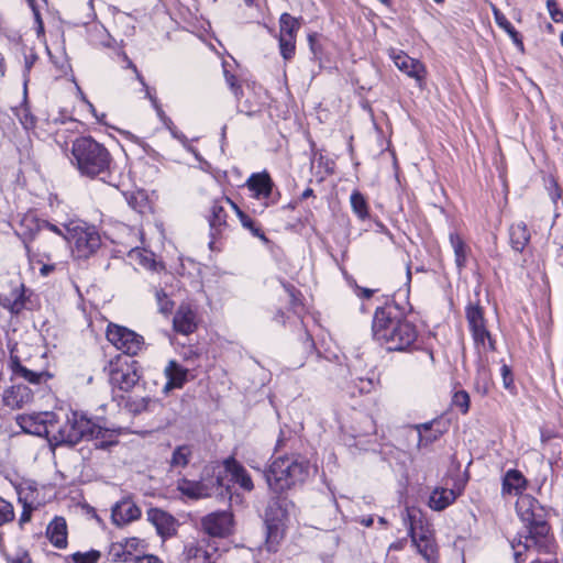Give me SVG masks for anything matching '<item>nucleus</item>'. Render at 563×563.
I'll use <instances>...</instances> for the list:
<instances>
[{"mask_svg":"<svg viewBox=\"0 0 563 563\" xmlns=\"http://www.w3.org/2000/svg\"><path fill=\"white\" fill-rule=\"evenodd\" d=\"M225 202L231 206V208L235 211L236 216L240 219L242 227L249 230L254 236L258 238L265 245L269 246L273 242L266 236L264 231L257 225L256 221L252 219L249 214L242 211L236 203H234L230 198H225Z\"/></svg>","mask_w":563,"mask_h":563,"instance_id":"26","label":"nucleus"},{"mask_svg":"<svg viewBox=\"0 0 563 563\" xmlns=\"http://www.w3.org/2000/svg\"><path fill=\"white\" fill-rule=\"evenodd\" d=\"M356 291L360 298L369 299L376 292V289L365 288L356 285Z\"/></svg>","mask_w":563,"mask_h":563,"instance_id":"55","label":"nucleus"},{"mask_svg":"<svg viewBox=\"0 0 563 563\" xmlns=\"http://www.w3.org/2000/svg\"><path fill=\"white\" fill-rule=\"evenodd\" d=\"M547 8L551 19L555 23L563 22V11L559 9L556 0H547Z\"/></svg>","mask_w":563,"mask_h":563,"instance_id":"46","label":"nucleus"},{"mask_svg":"<svg viewBox=\"0 0 563 563\" xmlns=\"http://www.w3.org/2000/svg\"><path fill=\"white\" fill-rule=\"evenodd\" d=\"M38 59V56L36 53H31L29 55H25L24 56V78H25V81L24 84L26 85V81H27V76L34 65V63Z\"/></svg>","mask_w":563,"mask_h":563,"instance_id":"50","label":"nucleus"},{"mask_svg":"<svg viewBox=\"0 0 563 563\" xmlns=\"http://www.w3.org/2000/svg\"><path fill=\"white\" fill-rule=\"evenodd\" d=\"M66 230L65 240L74 244V253L78 258H88L101 245V238L93 227L70 222L63 225Z\"/></svg>","mask_w":563,"mask_h":563,"instance_id":"8","label":"nucleus"},{"mask_svg":"<svg viewBox=\"0 0 563 563\" xmlns=\"http://www.w3.org/2000/svg\"><path fill=\"white\" fill-rule=\"evenodd\" d=\"M29 1H30L31 5H32V10H33V13H34L35 22H36V25H37V29H36L37 35L43 34L44 33V23H43L41 13L35 8L34 0H29Z\"/></svg>","mask_w":563,"mask_h":563,"instance_id":"53","label":"nucleus"},{"mask_svg":"<svg viewBox=\"0 0 563 563\" xmlns=\"http://www.w3.org/2000/svg\"><path fill=\"white\" fill-rule=\"evenodd\" d=\"M461 495V490L455 492L454 489L438 487L435 488L429 498V506L435 511H442Z\"/></svg>","mask_w":563,"mask_h":563,"instance_id":"27","label":"nucleus"},{"mask_svg":"<svg viewBox=\"0 0 563 563\" xmlns=\"http://www.w3.org/2000/svg\"><path fill=\"white\" fill-rule=\"evenodd\" d=\"M531 235L525 222L514 223L509 228L510 246L515 252L522 253L530 242Z\"/></svg>","mask_w":563,"mask_h":563,"instance_id":"28","label":"nucleus"},{"mask_svg":"<svg viewBox=\"0 0 563 563\" xmlns=\"http://www.w3.org/2000/svg\"><path fill=\"white\" fill-rule=\"evenodd\" d=\"M141 540L139 538H125L123 541L113 542L110 547L109 554L113 562L134 561L139 555V547Z\"/></svg>","mask_w":563,"mask_h":563,"instance_id":"18","label":"nucleus"},{"mask_svg":"<svg viewBox=\"0 0 563 563\" xmlns=\"http://www.w3.org/2000/svg\"><path fill=\"white\" fill-rule=\"evenodd\" d=\"M192 450L190 445H178L172 453L169 465L172 468H184L189 464Z\"/></svg>","mask_w":563,"mask_h":563,"instance_id":"35","label":"nucleus"},{"mask_svg":"<svg viewBox=\"0 0 563 563\" xmlns=\"http://www.w3.org/2000/svg\"><path fill=\"white\" fill-rule=\"evenodd\" d=\"M516 511L523 523L522 530L511 541L516 563H522L523 552L536 549L538 553L552 554L555 551L551 527L547 521L544 507L531 495H521L516 503Z\"/></svg>","mask_w":563,"mask_h":563,"instance_id":"1","label":"nucleus"},{"mask_svg":"<svg viewBox=\"0 0 563 563\" xmlns=\"http://www.w3.org/2000/svg\"><path fill=\"white\" fill-rule=\"evenodd\" d=\"M465 317L476 346L485 347V336H488L484 309L479 305L470 303L465 309Z\"/></svg>","mask_w":563,"mask_h":563,"instance_id":"13","label":"nucleus"},{"mask_svg":"<svg viewBox=\"0 0 563 563\" xmlns=\"http://www.w3.org/2000/svg\"><path fill=\"white\" fill-rule=\"evenodd\" d=\"M301 26V18H295L288 12L279 16V36L296 38Z\"/></svg>","mask_w":563,"mask_h":563,"instance_id":"33","label":"nucleus"},{"mask_svg":"<svg viewBox=\"0 0 563 563\" xmlns=\"http://www.w3.org/2000/svg\"><path fill=\"white\" fill-rule=\"evenodd\" d=\"M180 493L191 499L216 497L219 500L232 498L231 486L225 484V472L206 467L199 481L183 478L178 483Z\"/></svg>","mask_w":563,"mask_h":563,"instance_id":"6","label":"nucleus"},{"mask_svg":"<svg viewBox=\"0 0 563 563\" xmlns=\"http://www.w3.org/2000/svg\"><path fill=\"white\" fill-rule=\"evenodd\" d=\"M14 519V509L11 503L0 497V527Z\"/></svg>","mask_w":563,"mask_h":563,"instance_id":"43","label":"nucleus"},{"mask_svg":"<svg viewBox=\"0 0 563 563\" xmlns=\"http://www.w3.org/2000/svg\"><path fill=\"white\" fill-rule=\"evenodd\" d=\"M192 563H214L211 561L210 556L206 551L201 552V554H196Z\"/></svg>","mask_w":563,"mask_h":563,"instance_id":"61","label":"nucleus"},{"mask_svg":"<svg viewBox=\"0 0 563 563\" xmlns=\"http://www.w3.org/2000/svg\"><path fill=\"white\" fill-rule=\"evenodd\" d=\"M308 42H309L310 49H311V52L313 54V57L314 58H320L321 45L319 43V34L318 33L309 34L308 35Z\"/></svg>","mask_w":563,"mask_h":563,"instance_id":"47","label":"nucleus"},{"mask_svg":"<svg viewBox=\"0 0 563 563\" xmlns=\"http://www.w3.org/2000/svg\"><path fill=\"white\" fill-rule=\"evenodd\" d=\"M101 553L97 550H90L88 552H75L71 554L74 563H97L100 559Z\"/></svg>","mask_w":563,"mask_h":563,"instance_id":"42","label":"nucleus"},{"mask_svg":"<svg viewBox=\"0 0 563 563\" xmlns=\"http://www.w3.org/2000/svg\"><path fill=\"white\" fill-rule=\"evenodd\" d=\"M140 368L137 361L119 356L117 362L111 364L109 380L113 388H118L120 391L139 390L142 387Z\"/></svg>","mask_w":563,"mask_h":563,"instance_id":"9","label":"nucleus"},{"mask_svg":"<svg viewBox=\"0 0 563 563\" xmlns=\"http://www.w3.org/2000/svg\"><path fill=\"white\" fill-rule=\"evenodd\" d=\"M146 515L159 537L166 539L176 534L177 520L170 514L159 508H150Z\"/></svg>","mask_w":563,"mask_h":563,"instance_id":"16","label":"nucleus"},{"mask_svg":"<svg viewBox=\"0 0 563 563\" xmlns=\"http://www.w3.org/2000/svg\"><path fill=\"white\" fill-rule=\"evenodd\" d=\"M108 429L97 424L86 413L70 411L66 416L65 422L58 428L56 433L49 439L55 446L73 448L84 440H98L103 438Z\"/></svg>","mask_w":563,"mask_h":563,"instance_id":"5","label":"nucleus"},{"mask_svg":"<svg viewBox=\"0 0 563 563\" xmlns=\"http://www.w3.org/2000/svg\"><path fill=\"white\" fill-rule=\"evenodd\" d=\"M33 507L31 504H27L26 501L23 503V510L20 516L19 525L22 528L25 522H29L31 520Z\"/></svg>","mask_w":563,"mask_h":563,"instance_id":"52","label":"nucleus"},{"mask_svg":"<svg viewBox=\"0 0 563 563\" xmlns=\"http://www.w3.org/2000/svg\"><path fill=\"white\" fill-rule=\"evenodd\" d=\"M106 336L110 343L126 355L128 360L145 346L144 338L141 334L115 323L108 324Z\"/></svg>","mask_w":563,"mask_h":563,"instance_id":"10","label":"nucleus"},{"mask_svg":"<svg viewBox=\"0 0 563 563\" xmlns=\"http://www.w3.org/2000/svg\"><path fill=\"white\" fill-rule=\"evenodd\" d=\"M223 465L225 474H231V481L234 484H238L245 492H252L254 489V484L251 478V475L247 473L245 467L239 461L235 460V457L229 456L223 461Z\"/></svg>","mask_w":563,"mask_h":563,"instance_id":"19","label":"nucleus"},{"mask_svg":"<svg viewBox=\"0 0 563 563\" xmlns=\"http://www.w3.org/2000/svg\"><path fill=\"white\" fill-rule=\"evenodd\" d=\"M408 534L411 538V542H424L430 539H434L433 532L429 529V527H424L420 525L419 531H417V527L413 522L410 523Z\"/></svg>","mask_w":563,"mask_h":563,"instance_id":"39","label":"nucleus"},{"mask_svg":"<svg viewBox=\"0 0 563 563\" xmlns=\"http://www.w3.org/2000/svg\"><path fill=\"white\" fill-rule=\"evenodd\" d=\"M24 290L25 287L23 284H21L20 288L13 289V299L0 296V305L8 309L12 314H19L25 306Z\"/></svg>","mask_w":563,"mask_h":563,"instance_id":"32","label":"nucleus"},{"mask_svg":"<svg viewBox=\"0 0 563 563\" xmlns=\"http://www.w3.org/2000/svg\"><path fill=\"white\" fill-rule=\"evenodd\" d=\"M413 544L427 563H439V549L435 539H430L424 542H415Z\"/></svg>","mask_w":563,"mask_h":563,"instance_id":"36","label":"nucleus"},{"mask_svg":"<svg viewBox=\"0 0 563 563\" xmlns=\"http://www.w3.org/2000/svg\"><path fill=\"white\" fill-rule=\"evenodd\" d=\"M120 397L123 401L124 408L133 415H139L143 411H146L150 402L153 401V398L147 395H145V396H141V395L123 396L122 395Z\"/></svg>","mask_w":563,"mask_h":563,"instance_id":"34","label":"nucleus"},{"mask_svg":"<svg viewBox=\"0 0 563 563\" xmlns=\"http://www.w3.org/2000/svg\"><path fill=\"white\" fill-rule=\"evenodd\" d=\"M161 305V312L163 313H168L172 311L173 309V302L169 301L168 299H165L163 302L159 303Z\"/></svg>","mask_w":563,"mask_h":563,"instance_id":"63","label":"nucleus"},{"mask_svg":"<svg viewBox=\"0 0 563 563\" xmlns=\"http://www.w3.org/2000/svg\"><path fill=\"white\" fill-rule=\"evenodd\" d=\"M57 422L56 413L52 411L33 413V415H19L16 423L24 433L37 437H48L54 424Z\"/></svg>","mask_w":563,"mask_h":563,"instance_id":"11","label":"nucleus"},{"mask_svg":"<svg viewBox=\"0 0 563 563\" xmlns=\"http://www.w3.org/2000/svg\"><path fill=\"white\" fill-rule=\"evenodd\" d=\"M225 198L227 197H224L220 200H214L212 202L209 213L207 216V221L209 223V229H210L209 247L212 251H214L217 249L216 247L217 242L224 236L225 231L229 229V224L227 221L228 213L223 206V203H227Z\"/></svg>","mask_w":563,"mask_h":563,"instance_id":"12","label":"nucleus"},{"mask_svg":"<svg viewBox=\"0 0 563 563\" xmlns=\"http://www.w3.org/2000/svg\"><path fill=\"white\" fill-rule=\"evenodd\" d=\"M283 287L289 296V303L291 308L296 311L298 307L302 306L301 292L289 283H283Z\"/></svg>","mask_w":563,"mask_h":563,"instance_id":"44","label":"nucleus"},{"mask_svg":"<svg viewBox=\"0 0 563 563\" xmlns=\"http://www.w3.org/2000/svg\"><path fill=\"white\" fill-rule=\"evenodd\" d=\"M294 503L284 494H273L264 510V523L266 528L265 549L269 553H276L284 538V527Z\"/></svg>","mask_w":563,"mask_h":563,"instance_id":"7","label":"nucleus"},{"mask_svg":"<svg viewBox=\"0 0 563 563\" xmlns=\"http://www.w3.org/2000/svg\"><path fill=\"white\" fill-rule=\"evenodd\" d=\"M134 563H162L155 555H142L135 559Z\"/></svg>","mask_w":563,"mask_h":563,"instance_id":"59","label":"nucleus"},{"mask_svg":"<svg viewBox=\"0 0 563 563\" xmlns=\"http://www.w3.org/2000/svg\"><path fill=\"white\" fill-rule=\"evenodd\" d=\"M232 514L229 511H216L207 515L201 520L203 531L211 537H227L231 533Z\"/></svg>","mask_w":563,"mask_h":563,"instance_id":"14","label":"nucleus"},{"mask_svg":"<svg viewBox=\"0 0 563 563\" xmlns=\"http://www.w3.org/2000/svg\"><path fill=\"white\" fill-rule=\"evenodd\" d=\"M108 434L112 435L110 433L109 429H108V432L104 434L103 438H100V439L96 440L95 448L97 450H109L111 446L118 444V440H115V439L107 440L106 438H107Z\"/></svg>","mask_w":563,"mask_h":563,"instance_id":"49","label":"nucleus"},{"mask_svg":"<svg viewBox=\"0 0 563 563\" xmlns=\"http://www.w3.org/2000/svg\"><path fill=\"white\" fill-rule=\"evenodd\" d=\"M8 563H32V560L30 554L26 551H23L15 558H8Z\"/></svg>","mask_w":563,"mask_h":563,"instance_id":"54","label":"nucleus"},{"mask_svg":"<svg viewBox=\"0 0 563 563\" xmlns=\"http://www.w3.org/2000/svg\"><path fill=\"white\" fill-rule=\"evenodd\" d=\"M246 186L253 192L254 198L268 199L273 192L274 181L269 174L264 170L252 174L246 181Z\"/></svg>","mask_w":563,"mask_h":563,"instance_id":"20","label":"nucleus"},{"mask_svg":"<svg viewBox=\"0 0 563 563\" xmlns=\"http://www.w3.org/2000/svg\"><path fill=\"white\" fill-rule=\"evenodd\" d=\"M492 10H493L497 25L509 35V37L512 40V43L516 45V47L521 53H523L525 45H523L521 34L515 29V26L508 21V19L500 12V10L496 5L493 4Z\"/></svg>","mask_w":563,"mask_h":563,"instance_id":"30","label":"nucleus"},{"mask_svg":"<svg viewBox=\"0 0 563 563\" xmlns=\"http://www.w3.org/2000/svg\"><path fill=\"white\" fill-rule=\"evenodd\" d=\"M470 404L471 399L467 391L462 389L454 393L452 397V406L457 408L461 413L465 415L468 412Z\"/></svg>","mask_w":563,"mask_h":563,"instance_id":"41","label":"nucleus"},{"mask_svg":"<svg viewBox=\"0 0 563 563\" xmlns=\"http://www.w3.org/2000/svg\"><path fill=\"white\" fill-rule=\"evenodd\" d=\"M372 336L387 351H408L417 341L418 330L406 318V309L395 300L375 309L372 320Z\"/></svg>","mask_w":563,"mask_h":563,"instance_id":"2","label":"nucleus"},{"mask_svg":"<svg viewBox=\"0 0 563 563\" xmlns=\"http://www.w3.org/2000/svg\"><path fill=\"white\" fill-rule=\"evenodd\" d=\"M391 58L399 70L416 79L421 87L427 71L424 65L419 59L411 58L404 52L393 53Z\"/></svg>","mask_w":563,"mask_h":563,"instance_id":"17","label":"nucleus"},{"mask_svg":"<svg viewBox=\"0 0 563 563\" xmlns=\"http://www.w3.org/2000/svg\"><path fill=\"white\" fill-rule=\"evenodd\" d=\"M164 373L167 380L163 387V391L167 394L170 389L181 388L187 382L189 372L176 361H169L168 365L165 367Z\"/></svg>","mask_w":563,"mask_h":563,"instance_id":"23","label":"nucleus"},{"mask_svg":"<svg viewBox=\"0 0 563 563\" xmlns=\"http://www.w3.org/2000/svg\"><path fill=\"white\" fill-rule=\"evenodd\" d=\"M310 463L300 456H278L264 472L272 494H285L309 476Z\"/></svg>","mask_w":563,"mask_h":563,"instance_id":"4","label":"nucleus"},{"mask_svg":"<svg viewBox=\"0 0 563 563\" xmlns=\"http://www.w3.org/2000/svg\"><path fill=\"white\" fill-rule=\"evenodd\" d=\"M527 479L518 470H509L503 478V494L518 495L526 489Z\"/></svg>","mask_w":563,"mask_h":563,"instance_id":"29","label":"nucleus"},{"mask_svg":"<svg viewBox=\"0 0 563 563\" xmlns=\"http://www.w3.org/2000/svg\"><path fill=\"white\" fill-rule=\"evenodd\" d=\"M141 515V509L131 497H124L117 501L111 509L112 522L119 527L137 520Z\"/></svg>","mask_w":563,"mask_h":563,"instance_id":"15","label":"nucleus"},{"mask_svg":"<svg viewBox=\"0 0 563 563\" xmlns=\"http://www.w3.org/2000/svg\"><path fill=\"white\" fill-rule=\"evenodd\" d=\"M279 52L285 60H290L296 51V38L279 36Z\"/></svg>","mask_w":563,"mask_h":563,"instance_id":"40","label":"nucleus"},{"mask_svg":"<svg viewBox=\"0 0 563 563\" xmlns=\"http://www.w3.org/2000/svg\"><path fill=\"white\" fill-rule=\"evenodd\" d=\"M126 199H128V203H129V206H130L131 208H133L134 210L140 211V210H139V208H140V203H139V201H137V197H136V196H134V195L132 194V195H131L130 197H128Z\"/></svg>","mask_w":563,"mask_h":563,"instance_id":"64","label":"nucleus"},{"mask_svg":"<svg viewBox=\"0 0 563 563\" xmlns=\"http://www.w3.org/2000/svg\"><path fill=\"white\" fill-rule=\"evenodd\" d=\"M501 376H503V384L506 389H512L514 388V376L511 368L504 364L501 366Z\"/></svg>","mask_w":563,"mask_h":563,"instance_id":"48","label":"nucleus"},{"mask_svg":"<svg viewBox=\"0 0 563 563\" xmlns=\"http://www.w3.org/2000/svg\"><path fill=\"white\" fill-rule=\"evenodd\" d=\"M32 389L23 384L13 385L3 394V402L13 409H20L33 400Z\"/></svg>","mask_w":563,"mask_h":563,"instance_id":"21","label":"nucleus"},{"mask_svg":"<svg viewBox=\"0 0 563 563\" xmlns=\"http://www.w3.org/2000/svg\"><path fill=\"white\" fill-rule=\"evenodd\" d=\"M10 369L16 377H21L30 384H40L43 378H52V374L46 371L34 372L22 365L19 356H10Z\"/></svg>","mask_w":563,"mask_h":563,"instance_id":"24","label":"nucleus"},{"mask_svg":"<svg viewBox=\"0 0 563 563\" xmlns=\"http://www.w3.org/2000/svg\"><path fill=\"white\" fill-rule=\"evenodd\" d=\"M350 202L353 212L357 216L358 219L365 220L369 217L368 205L362 192L354 190L351 194Z\"/></svg>","mask_w":563,"mask_h":563,"instance_id":"38","label":"nucleus"},{"mask_svg":"<svg viewBox=\"0 0 563 563\" xmlns=\"http://www.w3.org/2000/svg\"><path fill=\"white\" fill-rule=\"evenodd\" d=\"M450 243L454 251L457 268H464L466 264V245L463 239L457 233L453 232L450 233Z\"/></svg>","mask_w":563,"mask_h":563,"instance_id":"37","label":"nucleus"},{"mask_svg":"<svg viewBox=\"0 0 563 563\" xmlns=\"http://www.w3.org/2000/svg\"><path fill=\"white\" fill-rule=\"evenodd\" d=\"M156 111H157V114L158 117L161 118L163 124L168 129V130H172V126H174V122L172 121L170 118H168L165 112L163 111V109L161 108V106L158 108H155Z\"/></svg>","mask_w":563,"mask_h":563,"instance_id":"56","label":"nucleus"},{"mask_svg":"<svg viewBox=\"0 0 563 563\" xmlns=\"http://www.w3.org/2000/svg\"><path fill=\"white\" fill-rule=\"evenodd\" d=\"M287 316L282 309H277L275 312L273 320L282 325H285Z\"/></svg>","mask_w":563,"mask_h":563,"instance_id":"62","label":"nucleus"},{"mask_svg":"<svg viewBox=\"0 0 563 563\" xmlns=\"http://www.w3.org/2000/svg\"><path fill=\"white\" fill-rule=\"evenodd\" d=\"M71 164L80 176L107 181L113 158L109 150L92 136H78L71 144Z\"/></svg>","mask_w":563,"mask_h":563,"instance_id":"3","label":"nucleus"},{"mask_svg":"<svg viewBox=\"0 0 563 563\" xmlns=\"http://www.w3.org/2000/svg\"><path fill=\"white\" fill-rule=\"evenodd\" d=\"M44 228L48 229L49 231L63 236L65 239V234H66V230H62L59 229L57 225L48 222V221H44V224H43Z\"/></svg>","mask_w":563,"mask_h":563,"instance_id":"60","label":"nucleus"},{"mask_svg":"<svg viewBox=\"0 0 563 563\" xmlns=\"http://www.w3.org/2000/svg\"><path fill=\"white\" fill-rule=\"evenodd\" d=\"M21 123L26 129L34 128L36 124V118L31 113H24L23 118L21 119Z\"/></svg>","mask_w":563,"mask_h":563,"instance_id":"57","label":"nucleus"},{"mask_svg":"<svg viewBox=\"0 0 563 563\" xmlns=\"http://www.w3.org/2000/svg\"><path fill=\"white\" fill-rule=\"evenodd\" d=\"M550 197L553 202H556L562 197V190L556 181H552V188L550 189Z\"/></svg>","mask_w":563,"mask_h":563,"instance_id":"58","label":"nucleus"},{"mask_svg":"<svg viewBox=\"0 0 563 563\" xmlns=\"http://www.w3.org/2000/svg\"><path fill=\"white\" fill-rule=\"evenodd\" d=\"M435 423H437L435 421H431V422L422 423L417 427L418 431H419V440H418L419 448L429 446L430 444L434 443L435 441H438L441 438V435L443 434V431L440 429H435L434 428Z\"/></svg>","mask_w":563,"mask_h":563,"instance_id":"31","label":"nucleus"},{"mask_svg":"<svg viewBox=\"0 0 563 563\" xmlns=\"http://www.w3.org/2000/svg\"><path fill=\"white\" fill-rule=\"evenodd\" d=\"M224 78L234 97L239 100L243 95V89L239 84L236 76L224 69Z\"/></svg>","mask_w":563,"mask_h":563,"instance_id":"45","label":"nucleus"},{"mask_svg":"<svg viewBox=\"0 0 563 563\" xmlns=\"http://www.w3.org/2000/svg\"><path fill=\"white\" fill-rule=\"evenodd\" d=\"M46 536L57 549L67 547V525L63 517H55L46 528Z\"/></svg>","mask_w":563,"mask_h":563,"instance_id":"25","label":"nucleus"},{"mask_svg":"<svg viewBox=\"0 0 563 563\" xmlns=\"http://www.w3.org/2000/svg\"><path fill=\"white\" fill-rule=\"evenodd\" d=\"M173 327L177 333L190 334L196 331V313L189 306L181 305L173 319Z\"/></svg>","mask_w":563,"mask_h":563,"instance_id":"22","label":"nucleus"},{"mask_svg":"<svg viewBox=\"0 0 563 563\" xmlns=\"http://www.w3.org/2000/svg\"><path fill=\"white\" fill-rule=\"evenodd\" d=\"M358 390L362 394H368L375 388V380L373 378H360Z\"/></svg>","mask_w":563,"mask_h":563,"instance_id":"51","label":"nucleus"}]
</instances>
